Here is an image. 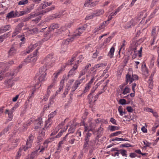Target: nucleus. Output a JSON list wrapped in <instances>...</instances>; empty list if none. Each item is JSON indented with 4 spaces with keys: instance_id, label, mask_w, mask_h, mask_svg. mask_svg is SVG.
I'll list each match as a JSON object with an SVG mask.
<instances>
[{
    "instance_id": "56",
    "label": "nucleus",
    "mask_w": 159,
    "mask_h": 159,
    "mask_svg": "<svg viewBox=\"0 0 159 159\" xmlns=\"http://www.w3.org/2000/svg\"><path fill=\"white\" fill-rule=\"evenodd\" d=\"M144 110L148 112H153V110L152 109L148 107L144 108Z\"/></svg>"
},
{
    "instance_id": "29",
    "label": "nucleus",
    "mask_w": 159,
    "mask_h": 159,
    "mask_svg": "<svg viewBox=\"0 0 159 159\" xmlns=\"http://www.w3.org/2000/svg\"><path fill=\"white\" fill-rule=\"evenodd\" d=\"M157 33L158 32L156 31V28H154L152 31V34L153 38L154 40L156 39Z\"/></svg>"
},
{
    "instance_id": "12",
    "label": "nucleus",
    "mask_w": 159,
    "mask_h": 159,
    "mask_svg": "<svg viewBox=\"0 0 159 159\" xmlns=\"http://www.w3.org/2000/svg\"><path fill=\"white\" fill-rule=\"evenodd\" d=\"M147 16V13L145 11H143V12H140L139 14L138 15L137 17L135 19H136L138 21L141 19L145 18Z\"/></svg>"
},
{
    "instance_id": "3",
    "label": "nucleus",
    "mask_w": 159,
    "mask_h": 159,
    "mask_svg": "<svg viewBox=\"0 0 159 159\" xmlns=\"http://www.w3.org/2000/svg\"><path fill=\"white\" fill-rule=\"evenodd\" d=\"M87 27L86 25H84V26L79 28L76 30L75 34H73L71 38H68L65 41V43L68 44L69 42H71L73 39L78 37L85 30Z\"/></svg>"
},
{
    "instance_id": "55",
    "label": "nucleus",
    "mask_w": 159,
    "mask_h": 159,
    "mask_svg": "<svg viewBox=\"0 0 159 159\" xmlns=\"http://www.w3.org/2000/svg\"><path fill=\"white\" fill-rule=\"evenodd\" d=\"M126 101L125 99H120L119 101V103L121 105H124L126 104Z\"/></svg>"
},
{
    "instance_id": "61",
    "label": "nucleus",
    "mask_w": 159,
    "mask_h": 159,
    "mask_svg": "<svg viewBox=\"0 0 159 159\" xmlns=\"http://www.w3.org/2000/svg\"><path fill=\"white\" fill-rule=\"evenodd\" d=\"M31 121L32 120L31 119L29 120L28 121V123L24 125V127L25 128H27V126L30 125L31 124Z\"/></svg>"
},
{
    "instance_id": "1",
    "label": "nucleus",
    "mask_w": 159,
    "mask_h": 159,
    "mask_svg": "<svg viewBox=\"0 0 159 159\" xmlns=\"http://www.w3.org/2000/svg\"><path fill=\"white\" fill-rule=\"evenodd\" d=\"M47 64H45L43 67H41L39 69V72L35 76L36 79L38 81V82H39V83L36 84L38 85V84H40V83L46 80V71L47 68Z\"/></svg>"
},
{
    "instance_id": "7",
    "label": "nucleus",
    "mask_w": 159,
    "mask_h": 159,
    "mask_svg": "<svg viewBox=\"0 0 159 159\" xmlns=\"http://www.w3.org/2000/svg\"><path fill=\"white\" fill-rule=\"evenodd\" d=\"M38 50L37 49L35 52H33V56H28L27 58H26L25 60V62L26 63H28L31 62H34L37 60V57L36 56L38 55Z\"/></svg>"
},
{
    "instance_id": "22",
    "label": "nucleus",
    "mask_w": 159,
    "mask_h": 159,
    "mask_svg": "<svg viewBox=\"0 0 159 159\" xmlns=\"http://www.w3.org/2000/svg\"><path fill=\"white\" fill-rule=\"evenodd\" d=\"M142 70L143 73L145 75H147L148 74V71L147 67L145 64L142 67Z\"/></svg>"
},
{
    "instance_id": "41",
    "label": "nucleus",
    "mask_w": 159,
    "mask_h": 159,
    "mask_svg": "<svg viewBox=\"0 0 159 159\" xmlns=\"http://www.w3.org/2000/svg\"><path fill=\"white\" fill-rule=\"evenodd\" d=\"M148 83L149 84V87L151 89H152L153 86V80H151L149 79L148 81Z\"/></svg>"
},
{
    "instance_id": "58",
    "label": "nucleus",
    "mask_w": 159,
    "mask_h": 159,
    "mask_svg": "<svg viewBox=\"0 0 159 159\" xmlns=\"http://www.w3.org/2000/svg\"><path fill=\"white\" fill-rule=\"evenodd\" d=\"M157 52L158 54V56L157 60V66L159 67V48L157 47Z\"/></svg>"
},
{
    "instance_id": "31",
    "label": "nucleus",
    "mask_w": 159,
    "mask_h": 159,
    "mask_svg": "<svg viewBox=\"0 0 159 159\" xmlns=\"http://www.w3.org/2000/svg\"><path fill=\"white\" fill-rule=\"evenodd\" d=\"M76 128V126L74 125H71L68 129V133H73L74 132Z\"/></svg>"
},
{
    "instance_id": "4",
    "label": "nucleus",
    "mask_w": 159,
    "mask_h": 159,
    "mask_svg": "<svg viewBox=\"0 0 159 159\" xmlns=\"http://www.w3.org/2000/svg\"><path fill=\"white\" fill-rule=\"evenodd\" d=\"M107 25L108 21H104L94 29L93 32L95 34H101L104 31L105 28Z\"/></svg>"
},
{
    "instance_id": "6",
    "label": "nucleus",
    "mask_w": 159,
    "mask_h": 159,
    "mask_svg": "<svg viewBox=\"0 0 159 159\" xmlns=\"http://www.w3.org/2000/svg\"><path fill=\"white\" fill-rule=\"evenodd\" d=\"M79 79L74 82L71 88V92H73L77 89L80 85L83 82V81L85 79V77H83L81 79Z\"/></svg>"
},
{
    "instance_id": "44",
    "label": "nucleus",
    "mask_w": 159,
    "mask_h": 159,
    "mask_svg": "<svg viewBox=\"0 0 159 159\" xmlns=\"http://www.w3.org/2000/svg\"><path fill=\"white\" fill-rule=\"evenodd\" d=\"M19 15L17 14V13L13 11H11V18L15 17L16 16H18Z\"/></svg>"
},
{
    "instance_id": "42",
    "label": "nucleus",
    "mask_w": 159,
    "mask_h": 159,
    "mask_svg": "<svg viewBox=\"0 0 159 159\" xmlns=\"http://www.w3.org/2000/svg\"><path fill=\"white\" fill-rule=\"evenodd\" d=\"M67 29V28L65 26L62 27L61 28L58 30L57 33L58 34H60L61 33L62 31H65Z\"/></svg>"
},
{
    "instance_id": "50",
    "label": "nucleus",
    "mask_w": 159,
    "mask_h": 159,
    "mask_svg": "<svg viewBox=\"0 0 159 159\" xmlns=\"http://www.w3.org/2000/svg\"><path fill=\"white\" fill-rule=\"evenodd\" d=\"M56 113L57 112L56 111L52 112L48 115V117L52 119L56 115Z\"/></svg>"
},
{
    "instance_id": "23",
    "label": "nucleus",
    "mask_w": 159,
    "mask_h": 159,
    "mask_svg": "<svg viewBox=\"0 0 159 159\" xmlns=\"http://www.w3.org/2000/svg\"><path fill=\"white\" fill-rule=\"evenodd\" d=\"M52 4V2H44L41 4L39 6V8L41 9H43L45 8L46 7L50 6V5Z\"/></svg>"
},
{
    "instance_id": "45",
    "label": "nucleus",
    "mask_w": 159,
    "mask_h": 159,
    "mask_svg": "<svg viewBox=\"0 0 159 159\" xmlns=\"http://www.w3.org/2000/svg\"><path fill=\"white\" fill-rule=\"evenodd\" d=\"M118 110L120 113V115L121 116H122L123 114L125 113V112L123 111V108L121 106H120L119 107Z\"/></svg>"
},
{
    "instance_id": "10",
    "label": "nucleus",
    "mask_w": 159,
    "mask_h": 159,
    "mask_svg": "<svg viewBox=\"0 0 159 159\" xmlns=\"http://www.w3.org/2000/svg\"><path fill=\"white\" fill-rule=\"evenodd\" d=\"M74 80L73 79H70L69 80L68 83L66 85V89L64 93V94L65 95L67 94L68 91L70 89L71 85L74 82Z\"/></svg>"
},
{
    "instance_id": "48",
    "label": "nucleus",
    "mask_w": 159,
    "mask_h": 159,
    "mask_svg": "<svg viewBox=\"0 0 159 159\" xmlns=\"http://www.w3.org/2000/svg\"><path fill=\"white\" fill-rule=\"evenodd\" d=\"M143 142L144 145V147L145 148L149 147L151 144L150 143L148 142L147 141H143Z\"/></svg>"
},
{
    "instance_id": "64",
    "label": "nucleus",
    "mask_w": 159,
    "mask_h": 159,
    "mask_svg": "<svg viewBox=\"0 0 159 159\" xmlns=\"http://www.w3.org/2000/svg\"><path fill=\"white\" fill-rule=\"evenodd\" d=\"M95 143V141L94 140H92L90 141L89 143V146H93Z\"/></svg>"
},
{
    "instance_id": "63",
    "label": "nucleus",
    "mask_w": 159,
    "mask_h": 159,
    "mask_svg": "<svg viewBox=\"0 0 159 159\" xmlns=\"http://www.w3.org/2000/svg\"><path fill=\"white\" fill-rule=\"evenodd\" d=\"M158 1L157 0H153L152 4H151V7H152L154 6H155L156 4V3Z\"/></svg>"
},
{
    "instance_id": "37",
    "label": "nucleus",
    "mask_w": 159,
    "mask_h": 159,
    "mask_svg": "<svg viewBox=\"0 0 159 159\" xmlns=\"http://www.w3.org/2000/svg\"><path fill=\"white\" fill-rule=\"evenodd\" d=\"M28 2V0H22L18 2L19 5H24Z\"/></svg>"
},
{
    "instance_id": "27",
    "label": "nucleus",
    "mask_w": 159,
    "mask_h": 159,
    "mask_svg": "<svg viewBox=\"0 0 159 159\" xmlns=\"http://www.w3.org/2000/svg\"><path fill=\"white\" fill-rule=\"evenodd\" d=\"M110 40H111V38L110 37H109L107 38L104 41L103 43L101 45V47L102 48L105 47L106 46L107 43H109Z\"/></svg>"
},
{
    "instance_id": "38",
    "label": "nucleus",
    "mask_w": 159,
    "mask_h": 159,
    "mask_svg": "<svg viewBox=\"0 0 159 159\" xmlns=\"http://www.w3.org/2000/svg\"><path fill=\"white\" fill-rule=\"evenodd\" d=\"M120 153L123 157H127V151L124 149H121L120 150Z\"/></svg>"
},
{
    "instance_id": "30",
    "label": "nucleus",
    "mask_w": 159,
    "mask_h": 159,
    "mask_svg": "<svg viewBox=\"0 0 159 159\" xmlns=\"http://www.w3.org/2000/svg\"><path fill=\"white\" fill-rule=\"evenodd\" d=\"M52 123V119L48 117V120L45 122V127L49 128Z\"/></svg>"
},
{
    "instance_id": "51",
    "label": "nucleus",
    "mask_w": 159,
    "mask_h": 159,
    "mask_svg": "<svg viewBox=\"0 0 159 159\" xmlns=\"http://www.w3.org/2000/svg\"><path fill=\"white\" fill-rule=\"evenodd\" d=\"M2 28H3V31L4 32L9 30L10 27L9 25H7L4 27H2Z\"/></svg>"
},
{
    "instance_id": "13",
    "label": "nucleus",
    "mask_w": 159,
    "mask_h": 159,
    "mask_svg": "<svg viewBox=\"0 0 159 159\" xmlns=\"http://www.w3.org/2000/svg\"><path fill=\"white\" fill-rule=\"evenodd\" d=\"M41 86V85L38 84V85L37 84H35L32 86V88L31 89V93L30 94L29 98L34 97V93L36 91V89H39Z\"/></svg>"
},
{
    "instance_id": "43",
    "label": "nucleus",
    "mask_w": 159,
    "mask_h": 159,
    "mask_svg": "<svg viewBox=\"0 0 159 159\" xmlns=\"http://www.w3.org/2000/svg\"><path fill=\"white\" fill-rule=\"evenodd\" d=\"M6 72L4 71L1 72L0 73V81L3 79L4 76H6Z\"/></svg>"
},
{
    "instance_id": "59",
    "label": "nucleus",
    "mask_w": 159,
    "mask_h": 159,
    "mask_svg": "<svg viewBox=\"0 0 159 159\" xmlns=\"http://www.w3.org/2000/svg\"><path fill=\"white\" fill-rule=\"evenodd\" d=\"M95 79V78L94 77H93L91 78V79L90 80V81L87 84L91 86L92 84L93 83Z\"/></svg>"
},
{
    "instance_id": "36",
    "label": "nucleus",
    "mask_w": 159,
    "mask_h": 159,
    "mask_svg": "<svg viewBox=\"0 0 159 159\" xmlns=\"http://www.w3.org/2000/svg\"><path fill=\"white\" fill-rule=\"evenodd\" d=\"M122 132L121 131H118L116 132H114L111 134L110 136L111 137H113L114 136H117L118 135L120 134H121Z\"/></svg>"
},
{
    "instance_id": "49",
    "label": "nucleus",
    "mask_w": 159,
    "mask_h": 159,
    "mask_svg": "<svg viewBox=\"0 0 159 159\" xmlns=\"http://www.w3.org/2000/svg\"><path fill=\"white\" fill-rule=\"evenodd\" d=\"M94 16L93 15V13L91 14L90 15H89L85 18V19L89 20L92 19L94 17Z\"/></svg>"
},
{
    "instance_id": "19",
    "label": "nucleus",
    "mask_w": 159,
    "mask_h": 159,
    "mask_svg": "<svg viewBox=\"0 0 159 159\" xmlns=\"http://www.w3.org/2000/svg\"><path fill=\"white\" fill-rule=\"evenodd\" d=\"M64 80H62L60 82V84L59 86V89L57 90L56 92V95H57L59 93L62 89L64 86Z\"/></svg>"
},
{
    "instance_id": "46",
    "label": "nucleus",
    "mask_w": 159,
    "mask_h": 159,
    "mask_svg": "<svg viewBox=\"0 0 159 159\" xmlns=\"http://www.w3.org/2000/svg\"><path fill=\"white\" fill-rule=\"evenodd\" d=\"M103 129V128L101 126L98 128V129L97 130V131L98 132L97 134L98 135H100L102 133Z\"/></svg>"
},
{
    "instance_id": "57",
    "label": "nucleus",
    "mask_w": 159,
    "mask_h": 159,
    "mask_svg": "<svg viewBox=\"0 0 159 159\" xmlns=\"http://www.w3.org/2000/svg\"><path fill=\"white\" fill-rule=\"evenodd\" d=\"M86 72V71H85V70H81L80 72V75L79 76V78H80L81 76H82L83 75H84L85 74Z\"/></svg>"
},
{
    "instance_id": "11",
    "label": "nucleus",
    "mask_w": 159,
    "mask_h": 159,
    "mask_svg": "<svg viewBox=\"0 0 159 159\" xmlns=\"http://www.w3.org/2000/svg\"><path fill=\"white\" fill-rule=\"evenodd\" d=\"M79 58L80 60H78L77 61V62H77V63L76 64V63L74 65L73 67V69H72L71 70H70V71L69 73H73L74 72V71L76 69H77V68L78 66V64L83 59V56L82 55L80 56L79 57Z\"/></svg>"
},
{
    "instance_id": "25",
    "label": "nucleus",
    "mask_w": 159,
    "mask_h": 159,
    "mask_svg": "<svg viewBox=\"0 0 159 159\" xmlns=\"http://www.w3.org/2000/svg\"><path fill=\"white\" fill-rule=\"evenodd\" d=\"M108 129L111 131H113L116 130H118L120 129V127L117 126H113L112 125L109 126L108 127Z\"/></svg>"
},
{
    "instance_id": "62",
    "label": "nucleus",
    "mask_w": 159,
    "mask_h": 159,
    "mask_svg": "<svg viewBox=\"0 0 159 159\" xmlns=\"http://www.w3.org/2000/svg\"><path fill=\"white\" fill-rule=\"evenodd\" d=\"M121 146L124 148H127L130 147L131 146L129 144L127 143L122 144Z\"/></svg>"
},
{
    "instance_id": "8",
    "label": "nucleus",
    "mask_w": 159,
    "mask_h": 159,
    "mask_svg": "<svg viewBox=\"0 0 159 159\" xmlns=\"http://www.w3.org/2000/svg\"><path fill=\"white\" fill-rule=\"evenodd\" d=\"M138 76L135 75H133L131 77V75L129 74H127L126 75V82L128 83L129 82V84L132 83L133 81L137 80Z\"/></svg>"
},
{
    "instance_id": "32",
    "label": "nucleus",
    "mask_w": 159,
    "mask_h": 159,
    "mask_svg": "<svg viewBox=\"0 0 159 159\" xmlns=\"http://www.w3.org/2000/svg\"><path fill=\"white\" fill-rule=\"evenodd\" d=\"M64 125V124H62L59 125L57 126V128H56V131H53L51 134V135L52 136L56 134V133L57 132L58 130H59V129L61 128V126H63Z\"/></svg>"
},
{
    "instance_id": "33",
    "label": "nucleus",
    "mask_w": 159,
    "mask_h": 159,
    "mask_svg": "<svg viewBox=\"0 0 159 159\" xmlns=\"http://www.w3.org/2000/svg\"><path fill=\"white\" fill-rule=\"evenodd\" d=\"M53 54H50L48 55L47 57L45 58L44 61V62H47L48 61H49L53 57Z\"/></svg>"
},
{
    "instance_id": "20",
    "label": "nucleus",
    "mask_w": 159,
    "mask_h": 159,
    "mask_svg": "<svg viewBox=\"0 0 159 159\" xmlns=\"http://www.w3.org/2000/svg\"><path fill=\"white\" fill-rule=\"evenodd\" d=\"M38 46L37 43L34 44H31L26 49V52L29 53L32 51L33 50L36 48Z\"/></svg>"
},
{
    "instance_id": "16",
    "label": "nucleus",
    "mask_w": 159,
    "mask_h": 159,
    "mask_svg": "<svg viewBox=\"0 0 159 159\" xmlns=\"http://www.w3.org/2000/svg\"><path fill=\"white\" fill-rule=\"evenodd\" d=\"M43 123L41 120H36L35 122V129H37L42 126Z\"/></svg>"
},
{
    "instance_id": "21",
    "label": "nucleus",
    "mask_w": 159,
    "mask_h": 159,
    "mask_svg": "<svg viewBox=\"0 0 159 159\" xmlns=\"http://www.w3.org/2000/svg\"><path fill=\"white\" fill-rule=\"evenodd\" d=\"M34 139V136L31 134H30L28 137V139L27 141V145L28 147H31V143L32 142Z\"/></svg>"
},
{
    "instance_id": "15",
    "label": "nucleus",
    "mask_w": 159,
    "mask_h": 159,
    "mask_svg": "<svg viewBox=\"0 0 159 159\" xmlns=\"http://www.w3.org/2000/svg\"><path fill=\"white\" fill-rule=\"evenodd\" d=\"M104 12V10L102 9H100L94 11L93 13V15L95 17L96 16H99L102 15Z\"/></svg>"
},
{
    "instance_id": "52",
    "label": "nucleus",
    "mask_w": 159,
    "mask_h": 159,
    "mask_svg": "<svg viewBox=\"0 0 159 159\" xmlns=\"http://www.w3.org/2000/svg\"><path fill=\"white\" fill-rule=\"evenodd\" d=\"M84 131L85 132H89L90 131H92V129L91 128H89L86 125H84Z\"/></svg>"
},
{
    "instance_id": "40",
    "label": "nucleus",
    "mask_w": 159,
    "mask_h": 159,
    "mask_svg": "<svg viewBox=\"0 0 159 159\" xmlns=\"http://www.w3.org/2000/svg\"><path fill=\"white\" fill-rule=\"evenodd\" d=\"M58 25L56 24H53L50 26V29L52 30H54L55 29H57L58 28Z\"/></svg>"
},
{
    "instance_id": "24",
    "label": "nucleus",
    "mask_w": 159,
    "mask_h": 159,
    "mask_svg": "<svg viewBox=\"0 0 159 159\" xmlns=\"http://www.w3.org/2000/svg\"><path fill=\"white\" fill-rule=\"evenodd\" d=\"M55 6H52V7H48L44 10H43L41 11V13H40V14H44L48 11L53 10L55 8Z\"/></svg>"
},
{
    "instance_id": "34",
    "label": "nucleus",
    "mask_w": 159,
    "mask_h": 159,
    "mask_svg": "<svg viewBox=\"0 0 159 159\" xmlns=\"http://www.w3.org/2000/svg\"><path fill=\"white\" fill-rule=\"evenodd\" d=\"M91 86L87 84H86L84 89L83 91V93H84L88 92Z\"/></svg>"
},
{
    "instance_id": "9",
    "label": "nucleus",
    "mask_w": 159,
    "mask_h": 159,
    "mask_svg": "<svg viewBox=\"0 0 159 159\" xmlns=\"http://www.w3.org/2000/svg\"><path fill=\"white\" fill-rule=\"evenodd\" d=\"M138 22V21L136 19H132L125 25V28H131L136 25Z\"/></svg>"
},
{
    "instance_id": "26",
    "label": "nucleus",
    "mask_w": 159,
    "mask_h": 159,
    "mask_svg": "<svg viewBox=\"0 0 159 159\" xmlns=\"http://www.w3.org/2000/svg\"><path fill=\"white\" fill-rule=\"evenodd\" d=\"M39 154L38 150H37L32 152L30 155V159H34Z\"/></svg>"
},
{
    "instance_id": "53",
    "label": "nucleus",
    "mask_w": 159,
    "mask_h": 159,
    "mask_svg": "<svg viewBox=\"0 0 159 159\" xmlns=\"http://www.w3.org/2000/svg\"><path fill=\"white\" fill-rule=\"evenodd\" d=\"M124 5L122 4V5H121L120 6L118 7L117 9L116 10L115 12L117 14V13L119 12L123 8V6Z\"/></svg>"
},
{
    "instance_id": "2",
    "label": "nucleus",
    "mask_w": 159,
    "mask_h": 159,
    "mask_svg": "<svg viewBox=\"0 0 159 159\" xmlns=\"http://www.w3.org/2000/svg\"><path fill=\"white\" fill-rule=\"evenodd\" d=\"M76 56V55H74V56L70 60L69 62H68L67 63L65 64V65H63L61 67V68L59 69L55 73L53 74L52 76V81L54 83H56L58 76L60 74L61 72L64 70V69L66 66V65H70L72 64V62L74 60V58Z\"/></svg>"
},
{
    "instance_id": "60",
    "label": "nucleus",
    "mask_w": 159,
    "mask_h": 159,
    "mask_svg": "<svg viewBox=\"0 0 159 159\" xmlns=\"http://www.w3.org/2000/svg\"><path fill=\"white\" fill-rule=\"evenodd\" d=\"M31 31H33L34 33H38L39 31L37 28H34L33 29L29 30V32H31Z\"/></svg>"
},
{
    "instance_id": "18",
    "label": "nucleus",
    "mask_w": 159,
    "mask_h": 159,
    "mask_svg": "<svg viewBox=\"0 0 159 159\" xmlns=\"http://www.w3.org/2000/svg\"><path fill=\"white\" fill-rule=\"evenodd\" d=\"M50 141L48 140H46L43 143L45 145L44 146H41V147H39V149H40V150L39 151V152H41L43 153V151H44L45 149H46L47 147H48V144L49 142Z\"/></svg>"
},
{
    "instance_id": "54",
    "label": "nucleus",
    "mask_w": 159,
    "mask_h": 159,
    "mask_svg": "<svg viewBox=\"0 0 159 159\" xmlns=\"http://www.w3.org/2000/svg\"><path fill=\"white\" fill-rule=\"evenodd\" d=\"M103 64H98L95 65L93 68H92L91 70H92L93 69H97L98 68H99L100 67L103 66Z\"/></svg>"
},
{
    "instance_id": "28",
    "label": "nucleus",
    "mask_w": 159,
    "mask_h": 159,
    "mask_svg": "<svg viewBox=\"0 0 159 159\" xmlns=\"http://www.w3.org/2000/svg\"><path fill=\"white\" fill-rule=\"evenodd\" d=\"M115 50V49L113 47H112L110 49V51L108 53V56L110 58H111L113 57Z\"/></svg>"
},
{
    "instance_id": "5",
    "label": "nucleus",
    "mask_w": 159,
    "mask_h": 159,
    "mask_svg": "<svg viewBox=\"0 0 159 159\" xmlns=\"http://www.w3.org/2000/svg\"><path fill=\"white\" fill-rule=\"evenodd\" d=\"M142 48L141 47L139 50L138 52H137V48H131L130 49V51L131 52V53H134L132 56V58L134 59L136 58L137 56H138L139 57H141L142 56Z\"/></svg>"
},
{
    "instance_id": "47",
    "label": "nucleus",
    "mask_w": 159,
    "mask_h": 159,
    "mask_svg": "<svg viewBox=\"0 0 159 159\" xmlns=\"http://www.w3.org/2000/svg\"><path fill=\"white\" fill-rule=\"evenodd\" d=\"M19 104L18 103H16L15 105H14V107L11 109V112L12 113L19 106Z\"/></svg>"
},
{
    "instance_id": "39",
    "label": "nucleus",
    "mask_w": 159,
    "mask_h": 159,
    "mask_svg": "<svg viewBox=\"0 0 159 159\" xmlns=\"http://www.w3.org/2000/svg\"><path fill=\"white\" fill-rule=\"evenodd\" d=\"M17 140H14L12 142H11V147L12 149L14 148H15L16 147L17 145Z\"/></svg>"
},
{
    "instance_id": "35",
    "label": "nucleus",
    "mask_w": 159,
    "mask_h": 159,
    "mask_svg": "<svg viewBox=\"0 0 159 159\" xmlns=\"http://www.w3.org/2000/svg\"><path fill=\"white\" fill-rule=\"evenodd\" d=\"M85 142L84 143V148H86L90 146H89V140L88 139H85Z\"/></svg>"
},
{
    "instance_id": "17",
    "label": "nucleus",
    "mask_w": 159,
    "mask_h": 159,
    "mask_svg": "<svg viewBox=\"0 0 159 159\" xmlns=\"http://www.w3.org/2000/svg\"><path fill=\"white\" fill-rule=\"evenodd\" d=\"M91 0H86L85 3L84 4V7H91L94 5L93 2H91Z\"/></svg>"
},
{
    "instance_id": "14",
    "label": "nucleus",
    "mask_w": 159,
    "mask_h": 159,
    "mask_svg": "<svg viewBox=\"0 0 159 159\" xmlns=\"http://www.w3.org/2000/svg\"><path fill=\"white\" fill-rule=\"evenodd\" d=\"M124 84H122L120 85V87L121 89L122 93L124 95H125L130 92V89L128 87H126L124 89H123Z\"/></svg>"
}]
</instances>
